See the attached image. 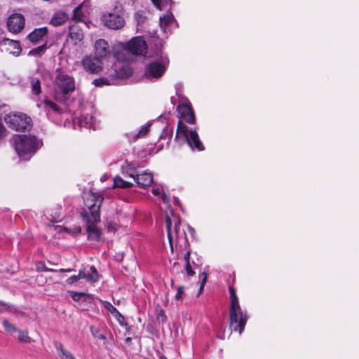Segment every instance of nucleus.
Returning a JSON list of instances; mask_svg holds the SVG:
<instances>
[{
	"instance_id": "obj_47",
	"label": "nucleus",
	"mask_w": 359,
	"mask_h": 359,
	"mask_svg": "<svg viewBox=\"0 0 359 359\" xmlns=\"http://www.w3.org/2000/svg\"><path fill=\"white\" fill-rule=\"evenodd\" d=\"M44 271H56V270L49 268H45Z\"/></svg>"
},
{
	"instance_id": "obj_9",
	"label": "nucleus",
	"mask_w": 359,
	"mask_h": 359,
	"mask_svg": "<svg viewBox=\"0 0 359 359\" xmlns=\"http://www.w3.org/2000/svg\"><path fill=\"white\" fill-rule=\"evenodd\" d=\"M167 55L161 56L159 60L149 63L144 71V76L149 79H158L163 76L169 65Z\"/></svg>"
},
{
	"instance_id": "obj_42",
	"label": "nucleus",
	"mask_w": 359,
	"mask_h": 359,
	"mask_svg": "<svg viewBox=\"0 0 359 359\" xmlns=\"http://www.w3.org/2000/svg\"><path fill=\"white\" fill-rule=\"evenodd\" d=\"M10 306L4 302H0V313L8 311Z\"/></svg>"
},
{
	"instance_id": "obj_19",
	"label": "nucleus",
	"mask_w": 359,
	"mask_h": 359,
	"mask_svg": "<svg viewBox=\"0 0 359 359\" xmlns=\"http://www.w3.org/2000/svg\"><path fill=\"white\" fill-rule=\"evenodd\" d=\"M48 33V29L46 27H40L35 29L33 30L28 36L27 38L29 40L36 43L39 42L40 40L42 39V38L46 36Z\"/></svg>"
},
{
	"instance_id": "obj_24",
	"label": "nucleus",
	"mask_w": 359,
	"mask_h": 359,
	"mask_svg": "<svg viewBox=\"0 0 359 359\" xmlns=\"http://www.w3.org/2000/svg\"><path fill=\"white\" fill-rule=\"evenodd\" d=\"M69 37L75 43L81 41L83 39V33L81 29L76 27H72L69 32Z\"/></svg>"
},
{
	"instance_id": "obj_11",
	"label": "nucleus",
	"mask_w": 359,
	"mask_h": 359,
	"mask_svg": "<svg viewBox=\"0 0 359 359\" xmlns=\"http://www.w3.org/2000/svg\"><path fill=\"white\" fill-rule=\"evenodd\" d=\"M86 71L90 74H98L102 69V62L98 57L88 55L81 60Z\"/></svg>"
},
{
	"instance_id": "obj_27",
	"label": "nucleus",
	"mask_w": 359,
	"mask_h": 359,
	"mask_svg": "<svg viewBox=\"0 0 359 359\" xmlns=\"http://www.w3.org/2000/svg\"><path fill=\"white\" fill-rule=\"evenodd\" d=\"M151 192L154 196H160L165 204L167 205L168 203V197L161 187L154 185L152 188Z\"/></svg>"
},
{
	"instance_id": "obj_18",
	"label": "nucleus",
	"mask_w": 359,
	"mask_h": 359,
	"mask_svg": "<svg viewBox=\"0 0 359 359\" xmlns=\"http://www.w3.org/2000/svg\"><path fill=\"white\" fill-rule=\"evenodd\" d=\"M80 276L82 278H84L90 283H95L99 280L100 276L94 266L90 267V271L86 273L85 270H80Z\"/></svg>"
},
{
	"instance_id": "obj_7",
	"label": "nucleus",
	"mask_w": 359,
	"mask_h": 359,
	"mask_svg": "<svg viewBox=\"0 0 359 359\" xmlns=\"http://www.w3.org/2000/svg\"><path fill=\"white\" fill-rule=\"evenodd\" d=\"M103 25L110 29H121L126 25L124 9L119 3H116L111 11L104 12L101 16Z\"/></svg>"
},
{
	"instance_id": "obj_22",
	"label": "nucleus",
	"mask_w": 359,
	"mask_h": 359,
	"mask_svg": "<svg viewBox=\"0 0 359 359\" xmlns=\"http://www.w3.org/2000/svg\"><path fill=\"white\" fill-rule=\"evenodd\" d=\"M37 107L39 108L43 107L47 113H50V111L54 113H60V107L55 102L47 99L37 103Z\"/></svg>"
},
{
	"instance_id": "obj_35",
	"label": "nucleus",
	"mask_w": 359,
	"mask_h": 359,
	"mask_svg": "<svg viewBox=\"0 0 359 359\" xmlns=\"http://www.w3.org/2000/svg\"><path fill=\"white\" fill-rule=\"evenodd\" d=\"M104 307L109 311L113 316L116 313L118 310L115 308L110 302L107 301H102Z\"/></svg>"
},
{
	"instance_id": "obj_17",
	"label": "nucleus",
	"mask_w": 359,
	"mask_h": 359,
	"mask_svg": "<svg viewBox=\"0 0 359 359\" xmlns=\"http://www.w3.org/2000/svg\"><path fill=\"white\" fill-rule=\"evenodd\" d=\"M95 50L96 54L101 57H106L110 53L109 46L104 39H98L95 43Z\"/></svg>"
},
{
	"instance_id": "obj_40",
	"label": "nucleus",
	"mask_w": 359,
	"mask_h": 359,
	"mask_svg": "<svg viewBox=\"0 0 359 359\" xmlns=\"http://www.w3.org/2000/svg\"><path fill=\"white\" fill-rule=\"evenodd\" d=\"M90 330H91L93 335H94L95 337H97L100 339H105V336L104 334H98L99 331L97 329L94 330V327H91Z\"/></svg>"
},
{
	"instance_id": "obj_29",
	"label": "nucleus",
	"mask_w": 359,
	"mask_h": 359,
	"mask_svg": "<svg viewBox=\"0 0 359 359\" xmlns=\"http://www.w3.org/2000/svg\"><path fill=\"white\" fill-rule=\"evenodd\" d=\"M184 261H185V269L187 274L189 276H192L195 274L194 271L192 269V265L190 262V252L187 251L184 255Z\"/></svg>"
},
{
	"instance_id": "obj_49",
	"label": "nucleus",
	"mask_w": 359,
	"mask_h": 359,
	"mask_svg": "<svg viewBox=\"0 0 359 359\" xmlns=\"http://www.w3.org/2000/svg\"><path fill=\"white\" fill-rule=\"evenodd\" d=\"M160 359H167V358L165 356H164V355H161L160 357Z\"/></svg>"
},
{
	"instance_id": "obj_45",
	"label": "nucleus",
	"mask_w": 359,
	"mask_h": 359,
	"mask_svg": "<svg viewBox=\"0 0 359 359\" xmlns=\"http://www.w3.org/2000/svg\"><path fill=\"white\" fill-rule=\"evenodd\" d=\"M151 1L156 5V7L160 8V3H159L158 0H151Z\"/></svg>"
},
{
	"instance_id": "obj_4",
	"label": "nucleus",
	"mask_w": 359,
	"mask_h": 359,
	"mask_svg": "<svg viewBox=\"0 0 359 359\" xmlns=\"http://www.w3.org/2000/svg\"><path fill=\"white\" fill-rule=\"evenodd\" d=\"M231 305L229 309L230 325L234 332L241 334L248 320L247 313L241 310L238 299L233 287H229Z\"/></svg>"
},
{
	"instance_id": "obj_39",
	"label": "nucleus",
	"mask_w": 359,
	"mask_h": 359,
	"mask_svg": "<svg viewBox=\"0 0 359 359\" xmlns=\"http://www.w3.org/2000/svg\"><path fill=\"white\" fill-rule=\"evenodd\" d=\"M44 50L43 46H39L29 51V55H36L41 53Z\"/></svg>"
},
{
	"instance_id": "obj_32",
	"label": "nucleus",
	"mask_w": 359,
	"mask_h": 359,
	"mask_svg": "<svg viewBox=\"0 0 359 359\" xmlns=\"http://www.w3.org/2000/svg\"><path fill=\"white\" fill-rule=\"evenodd\" d=\"M151 121H149L148 122L146 125H144V126H142L139 132L137 133L136 135V137L137 138H140V137H143L144 136L147 135V134L149 132V127L151 126Z\"/></svg>"
},
{
	"instance_id": "obj_14",
	"label": "nucleus",
	"mask_w": 359,
	"mask_h": 359,
	"mask_svg": "<svg viewBox=\"0 0 359 359\" xmlns=\"http://www.w3.org/2000/svg\"><path fill=\"white\" fill-rule=\"evenodd\" d=\"M133 74V71L128 65H121L117 69L114 70L113 74H111V77L114 78V81H116V84L119 79H126L130 76Z\"/></svg>"
},
{
	"instance_id": "obj_15",
	"label": "nucleus",
	"mask_w": 359,
	"mask_h": 359,
	"mask_svg": "<svg viewBox=\"0 0 359 359\" xmlns=\"http://www.w3.org/2000/svg\"><path fill=\"white\" fill-rule=\"evenodd\" d=\"M100 221H85L87 225V232L88 239L99 241L101 238L102 231L96 226V224Z\"/></svg>"
},
{
	"instance_id": "obj_10",
	"label": "nucleus",
	"mask_w": 359,
	"mask_h": 359,
	"mask_svg": "<svg viewBox=\"0 0 359 359\" xmlns=\"http://www.w3.org/2000/svg\"><path fill=\"white\" fill-rule=\"evenodd\" d=\"M4 120L8 126L15 130L27 129L29 126L31 121L29 117L22 113L7 114L4 117Z\"/></svg>"
},
{
	"instance_id": "obj_31",
	"label": "nucleus",
	"mask_w": 359,
	"mask_h": 359,
	"mask_svg": "<svg viewBox=\"0 0 359 359\" xmlns=\"http://www.w3.org/2000/svg\"><path fill=\"white\" fill-rule=\"evenodd\" d=\"M81 5L78 6L74 10L72 20L76 21H81L84 17V14L81 11Z\"/></svg>"
},
{
	"instance_id": "obj_1",
	"label": "nucleus",
	"mask_w": 359,
	"mask_h": 359,
	"mask_svg": "<svg viewBox=\"0 0 359 359\" xmlns=\"http://www.w3.org/2000/svg\"><path fill=\"white\" fill-rule=\"evenodd\" d=\"M177 111L180 115V120L178 121L175 138L177 140L183 139L192 150H204V147L199 139L196 130L189 128L182 120L183 119L189 124H193L195 122V116L191 104L187 97L179 96Z\"/></svg>"
},
{
	"instance_id": "obj_36",
	"label": "nucleus",
	"mask_w": 359,
	"mask_h": 359,
	"mask_svg": "<svg viewBox=\"0 0 359 359\" xmlns=\"http://www.w3.org/2000/svg\"><path fill=\"white\" fill-rule=\"evenodd\" d=\"M81 278V276H80V271H79L78 275H74L66 280V283L68 285H72L74 284L75 283L78 282Z\"/></svg>"
},
{
	"instance_id": "obj_30",
	"label": "nucleus",
	"mask_w": 359,
	"mask_h": 359,
	"mask_svg": "<svg viewBox=\"0 0 359 359\" xmlns=\"http://www.w3.org/2000/svg\"><path fill=\"white\" fill-rule=\"evenodd\" d=\"M114 186L119 188H127L133 186V183L123 180L120 177H116L114 179Z\"/></svg>"
},
{
	"instance_id": "obj_48",
	"label": "nucleus",
	"mask_w": 359,
	"mask_h": 359,
	"mask_svg": "<svg viewBox=\"0 0 359 359\" xmlns=\"http://www.w3.org/2000/svg\"><path fill=\"white\" fill-rule=\"evenodd\" d=\"M168 0H158L159 3H160V8L158 7L159 9H161V2L163 1V2H167Z\"/></svg>"
},
{
	"instance_id": "obj_46",
	"label": "nucleus",
	"mask_w": 359,
	"mask_h": 359,
	"mask_svg": "<svg viewBox=\"0 0 359 359\" xmlns=\"http://www.w3.org/2000/svg\"><path fill=\"white\" fill-rule=\"evenodd\" d=\"M125 341H126V343L130 344L132 341V339L130 337H127Z\"/></svg>"
},
{
	"instance_id": "obj_43",
	"label": "nucleus",
	"mask_w": 359,
	"mask_h": 359,
	"mask_svg": "<svg viewBox=\"0 0 359 359\" xmlns=\"http://www.w3.org/2000/svg\"><path fill=\"white\" fill-rule=\"evenodd\" d=\"M207 281V275L204 273V277L201 281V287H200V292H201L203 290V287L206 283Z\"/></svg>"
},
{
	"instance_id": "obj_37",
	"label": "nucleus",
	"mask_w": 359,
	"mask_h": 359,
	"mask_svg": "<svg viewBox=\"0 0 359 359\" xmlns=\"http://www.w3.org/2000/svg\"><path fill=\"white\" fill-rule=\"evenodd\" d=\"M69 294L72 299L76 302L79 301L80 299L85 295V293L83 292H78L74 291L70 292Z\"/></svg>"
},
{
	"instance_id": "obj_6",
	"label": "nucleus",
	"mask_w": 359,
	"mask_h": 359,
	"mask_svg": "<svg viewBox=\"0 0 359 359\" xmlns=\"http://www.w3.org/2000/svg\"><path fill=\"white\" fill-rule=\"evenodd\" d=\"M55 78L54 97L56 100L62 102L75 90V81L70 75L57 70Z\"/></svg>"
},
{
	"instance_id": "obj_33",
	"label": "nucleus",
	"mask_w": 359,
	"mask_h": 359,
	"mask_svg": "<svg viewBox=\"0 0 359 359\" xmlns=\"http://www.w3.org/2000/svg\"><path fill=\"white\" fill-rule=\"evenodd\" d=\"M18 341L22 343H28L30 341V337L28 336L27 332L25 331H19Z\"/></svg>"
},
{
	"instance_id": "obj_3",
	"label": "nucleus",
	"mask_w": 359,
	"mask_h": 359,
	"mask_svg": "<svg viewBox=\"0 0 359 359\" xmlns=\"http://www.w3.org/2000/svg\"><path fill=\"white\" fill-rule=\"evenodd\" d=\"M15 149L20 159L29 160L42 145V142L32 135H18L13 137Z\"/></svg>"
},
{
	"instance_id": "obj_25",
	"label": "nucleus",
	"mask_w": 359,
	"mask_h": 359,
	"mask_svg": "<svg viewBox=\"0 0 359 359\" xmlns=\"http://www.w3.org/2000/svg\"><path fill=\"white\" fill-rule=\"evenodd\" d=\"M93 83L97 87H102L105 85H114L116 84V81H114V78L111 77L110 75L109 78L102 77L94 79Z\"/></svg>"
},
{
	"instance_id": "obj_41",
	"label": "nucleus",
	"mask_w": 359,
	"mask_h": 359,
	"mask_svg": "<svg viewBox=\"0 0 359 359\" xmlns=\"http://www.w3.org/2000/svg\"><path fill=\"white\" fill-rule=\"evenodd\" d=\"M184 288L183 286H179L177 287V294H175V299L177 300H180L181 299L182 295L184 292Z\"/></svg>"
},
{
	"instance_id": "obj_5",
	"label": "nucleus",
	"mask_w": 359,
	"mask_h": 359,
	"mask_svg": "<svg viewBox=\"0 0 359 359\" xmlns=\"http://www.w3.org/2000/svg\"><path fill=\"white\" fill-rule=\"evenodd\" d=\"M147 44L141 36L133 38L127 43H118L114 50V55L119 60H129L130 57L128 53L133 55H142L146 52Z\"/></svg>"
},
{
	"instance_id": "obj_13",
	"label": "nucleus",
	"mask_w": 359,
	"mask_h": 359,
	"mask_svg": "<svg viewBox=\"0 0 359 359\" xmlns=\"http://www.w3.org/2000/svg\"><path fill=\"white\" fill-rule=\"evenodd\" d=\"M25 26V18L22 14L14 13L8 18L7 27L8 30L13 33H18L22 31Z\"/></svg>"
},
{
	"instance_id": "obj_44",
	"label": "nucleus",
	"mask_w": 359,
	"mask_h": 359,
	"mask_svg": "<svg viewBox=\"0 0 359 359\" xmlns=\"http://www.w3.org/2000/svg\"><path fill=\"white\" fill-rule=\"evenodd\" d=\"M73 271H74L73 269H60V272H72Z\"/></svg>"
},
{
	"instance_id": "obj_38",
	"label": "nucleus",
	"mask_w": 359,
	"mask_h": 359,
	"mask_svg": "<svg viewBox=\"0 0 359 359\" xmlns=\"http://www.w3.org/2000/svg\"><path fill=\"white\" fill-rule=\"evenodd\" d=\"M114 316L121 325H124L126 324L125 322V318L118 311L114 315Z\"/></svg>"
},
{
	"instance_id": "obj_12",
	"label": "nucleus",
	"mask_w": 359,
	"mask_h": 359,
	"mask_svg": "<svg viewBox=\"0 0 359 359\" xmlns=\"http://www.w3.org/2000/svg\"><path fill=\"white\" fill-rule=\"evenodd\" d=\"M126 175L132 177L137 183V186L142 188L149 187L151 184L154 180L151 172L148 171H142L138 173L135 171H133L130 173L126 172Z\"/></svg>"
},
{
	"instance_id": "obj_21",
	"label": "nucleus",
	"mask_w": 359,
	"mask_h": 359,
	"mask_svg": "<svg viewBox=\"0 0 359 359\" xmlns=\"http://www.w3.org/2000/svg\"><path fill=\"white\" fill-rule=\"evenodd\" d=\"M69 18L68 15L64 11H57L50 20V24L55 27L64 24Z\"/></svg>"
},
{
	"instance_id": "obj_28",
	"label": "nucleus",
	"mask_w": 359,
	"mask_h": 359,
	"mask_svg": "<svg viewBox=\"0 0 359 359\" xmlns=\"http://www.w3.org/2000/svg\"><path fill=\"white\" fill-rule=\"evenodd\" d=\"M30 85L32 94L35 95H39L41 93V82L39 79L32 78L30 81Z\"/></svg>"
},
{
	"instance_id": "obj_34",
	"label": "nucleus",
	"mask_w": 359,
	"mask_h": 359,
	"mask_svg": "<svg viewBox=\"0 0 359 359\" xmlns=\"http://www.w3.org/2000/svg\"><path fill=\"white\" fill-rule=\"evenodd\" d=\"M3 325L6 330L9 333H14L17 331L14 325L10 323L7 320L3 321Z\"/></svg>"
},
{
	"instance_id": "obj_8",
	"label": "nucleus",
	"mask_w": 359,
	"mask_h": 359,
	"mask_svg": "<svg viewBox=\"0 0 359 359\" xmlns=\"http://www.w3.org/2000/svg\"><path fill=\"white\" fill-rule=\"evenodd\" d=\"M103 198L99 194L91 193L85 200L87 209L81 212V217L84 221H100V208Z\"/></svg>"
},
{
	"instance_id": "obj_2",
	"label": "nucleus",
	"mask_w": 359,
	"mask_h": 359,
	"mask_svg": "<svg viewBox=\"0 0 359 359\" xmlns=\"http://www.w3.org/2000/svg\"><path fill=\"white\" fill-rule=\"evenodd\" d=\"M165 224L171 251L174 250V243L180 250H187L189 244L185 229H189L191 233L194 232L193 229L189 226L182 225L179 216L172 210H165Z\"/></svg>"
},
{
	"instance_id": "obj_26",
	"label": "nucleus",
	"mask_w": 359,
	"mask_h": 359,
	"mask_svg": "<svg viewBox=\"0 0 359 359\" xmlns=\"http://www.w3.org/2000/svg\"><path fill=\"white\" fill-rule=\"evenodd\" d=\"M173 20L174 17L172 13H168L160 18V26L164 32L167 31L168 26L171 24Z\"/></svg>"
},
{
	"instance_id": "obj_20",
	"label": "nucleus",
	"mask_w": 359,
	"mask_h": 359,
	"mask_svg": "<svg viewBox=\"0 0 359 359\" xmlns=\"http://www.w3.org/2000/svg\"><path fill=\"white\" fill-rule=\"evenodd\" d=\"M3 43L8 46V50L11 54L19 55L22 51L20 43L15 40L4 39Z\"/></svg>"
},
{
	"instance_id": "obj_23",
	"label": "nucleus",
	"mask_w": 359,
	"mask_h": 359,
	"mask_svg": "<svg viewBox=\"0 0 359 359\" xmlns=\"http://www.w3.org/2000/svg\"><path fill=\"white\" fill-rule=\"evenodd\" d=\"M54 344L57 351L58 355L62 359H76L75 357L69 351H67L64 348L63 345L61 343L55 341Z\"/></svg>"
},
{
	"instance_id": "obj_16",
	"label": "nucleus",
	"mask_w": 359,
	"mask_h": 359,
	"mask_svg": "<svg viewBox=\"0 0 359 359\" xmlns=\"http://www.w3.org/2000/svg\"><path fill=\"white\" fill-rule=\"evenodd\" d=\"M79 123L81 127L95 130L97 122L92 114H83L79 118Z\"/></svg>"
}]
</instances>
